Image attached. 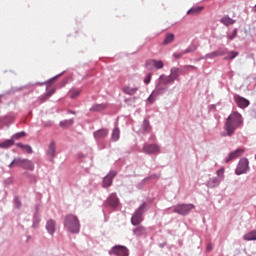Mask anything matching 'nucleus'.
I'll use <instances>...</instances> for the list:
<instances>
[{
    "mask_svg": "<svg viewBox=\"0 0 256 256\" xmlns=\"http://www.w3.org/2000/svg\"><path fill=\"white\" fill-rule=\"evenodd\" d=\"M133 235L138 239L141 237L147 238V228L145 226H137L133 229Z\"/></svg>",
    "mask_w": 256,
    "mask_h": 256,
    "instance_id": "12",
    "label": "nucleus"
},
{
    "mask_svg": "<svg viewBox=\"0 0 256 256\" xmlns=\"http://www.w3.org/2000/svg\"><path fill=\"white\" fill-rule=\"evenodd\" d=\"M73 125V120H66L60 122V127H71Z\"/></svg>",
    "mask_w": 256,
    "mask_h": 256,
    "instance_id": "36",
    "label": "nucleus"
},
{
    "mask_svg": "<svg viewBox=\"0 0 256 256\" xmlns=\"http://www.w3.org/2000/svg\"><path fill=\"white\" fill-rule=\"evenodd\" d=\"M23 161L24 159L22 158H15L10 164L9 168L13 169L14 167H23Z\"/></svg>",
    "mask_w": 256,
    "mask_h": 256,
    "instance_id": "20",
    "label": "nucleus"
},
{
    "mask_svg": "<svg viewBox=\"0 0 256 256\" xmlns=\"http://www.w3.org/2000/svg\"><path fill=\"white\" fill-rule=\"evenodd\" d=\"M169 77H172L173 81H175V79H177V77H179V69L172 68L171 69V74H170Z\"/></svg>",
    "mask_w": 256,
    "mask_h": 256,
    "instance_id": "32",
    "label": "nucleus"
},
{
    "mask_svg": "<svg viewBox=\"0 0 256 256\" xmlns=\"http://www.w3.org/2000/svg\"><path fill=\"white\" fill-rule=\"evenodd\" d=\"M226 54H227V49L226 48L218 49L214 52L206 54L205 59H215V57H221V56L226 55Z\"/></svg>",
    "mask_w": 256,
    "mask_h": 256,
    "instance_id": "14",
    "label": "nucleus"
},
{
    "mask_svg": "<svg viewBox=\"0 0 256 256\" xmlns=\"http://www.w3.org/2000/svg\"><path fill=\"white\" fill-rule=\"evenodd\" d=\"M195 51H197V46L192 45V46L188 47L186 50H184V53L187 55V53H193Z\"/></svg>",
    "mask_w": 256,
    "mask_h": 256,
    "instance_id": "37",
    "label": "nucleus"
},
{
    "mask_svg": "<svg viewBox=\"0 0 256 256\" xmlns=\"http://www.w3.org/2000/svg\"><path fill=\"white\" fill-rule=\"evenodd\" d=\"M46 229L50 235H53L55 233V222L54 220L50 219L47 221Z\"/></svg>",
    "mask_w": 256,
    "mask_h": 256,
    "instance_id": "21",
    "label": "nucleus"
},
{
    "mask_svg": "<svg viewBox=\"0 0 256 256\" xmlns=\"http://www.w3.org/2000/svg\"><path fill=\"white\" fill-rule=\"evenodd\" d=\"M245 241H256V230H253L252 232H249L244 235Z\"/></svg>",
    "mask_w": 256,
    "mask_h": 256,
    "instance_id": "25",
    "label": "nucleus"
},
{
    "mask_svg": "<svg viewBox=\"0 0 256 256\" xmlns=\"http://www.w3.org/2000/svg\"><path fill=\"white\" fill-rule=\"evenodd\" d=\"M234 101L236 105L240 107V109H246V107H249V105H251V102H249V100L241 97L240 95H234Z\"/></svg>",
    "mask_w": 256,
    "mask_h": 256,
    "instance_id": "9",
    "label": "nucleus"
},
{
    "mask_svg": "<svg viewBox=\"0 0 256 256\" xmlns=\"http://www.w3.org/2000/svg\"><path fill=\"white\" fill-rule=\"evenodd\" d=\"M16 146L19 147V149H23L24 151H26V153H29V155H31V153H33V148H31L30 145H25L23 143H17Z\"/></svg>",
    "mask_w": 256,
    "mask_h": 256,
    "instance_id": "24",
    "label": "nucleus"
},
{
    "mask_svg": "<svg viewBox=\"0 0 256 256\" xmlns=\"http://www.w3.org/2000/svg\"><path fill=\"white\" fill-rule=\"evenodd\" d=\"M123 93L126 95H135L137 91H139L138 87H131L130 85H126L122 88Z\"/></svg>",
    "mask_w": 256,
    "mask_h": 256,
    "instance_id": "17",
    "label": "nucleus"
},
{
    "mask_svg": "<svg viewBox=\"0 0 256 256\" xmlns=\"http://www.w3.org/2000/svg\"><path fill=\"white\" fill-rule=\"evenodd\" d=\"M184 55H186L184 52L174 53L173 57L176 58V59H181V57H183Z\"/></svg>",
    "mask_w": 256,
    "mask_h": 256,
    "instance_id": "42",
    "label": "nucleus"
},
{
    "mask_svg": "<svg viewBox=\"0 0 256 256\" xmlns=\"http://www.w3.org/2000/svg\"><path fill=\"white\" fill-rule=\"evenodd\" d=\"M64 226L70 233H79V230L81 229L79 219L77 216L71 214L65 217Z\"/></svg>",
    "mask_w": 256,
    "mask_h": 256,
    "instance_id": "2",
    "label": "nucleus"
},
{
    "mask_svg": "<svg viewBox=\"0 0 256 256\" xmlns=\"http://www.w3.org/2000/svg\"><path fill=\"white\" fill-rule=\"evenodd\" d=\"M81 95V90H71L70 91V98L71 99H77Z\"/></svg>",
    "mask_w": 256,
    "mask_h": 256,
    "instance_id": "34",
    "label": "nucleus"
},
{
    "mask_svg": "<svg viewBox=\"0 0 256 256\" xmlns=\"http://www.w3.org/2000/svg\"><path fill=\"white\" fill-rule=\"evenodd\" d=\"M104 109H107V105H105V104H96L90 109V111H104Z\"/></svg>",
    "mask_w": 256,
    "mask_h": 256,
    "instance_id": "29",
    "label": "nucleus"
},
{
    "mask_svg": "<svg viewBox=\"0 0 256 256\" xmlns=\"http://www.w3.org/2000/svg\"><path fill=\"white\" fill-rule=\"evenodd\" d=\"M220 183H221V179L220 178H211L208 181L209 187H217Z\"/></svg>",
    "mask_w": 256,
    "mask_h": 256,
    "instance_id": "28",
    "label": "nucleus"
},
{
    "mask_svg": "<svg viewBox=\"0 0 256 256\" xmlns=\"http://www.w3.org/2000/svg\"><path fill=\"white\" fill-rule=\"evenodd\" d=\"M107 135H109V130L105 128L94 132L95 139H103L104 137H107Z\"/></svg>",
    "mask_w": 256,
    "mask_h": 256,
    "instance_id": "18",
    "label": "nucleus"
},
{
    "mask_svg": "<svg viewBox=\"0 0 256 256\" xmlns=\"http://www.w3.org/2000/svg\"><path fill=\"white\" fill-rule=\"evenodd\" d=\"M173 82H174L173 77L161 75L159 77V82L156 86V89L160 90L161 93H163V91H165V89H167V85H169Z\"/></svg>",
    "mask_w": 256,
    "mask_h": 256,
    "instance_id": "5",
    "label": "nucleus"
},
{
    "mask_svg": "<svg viewBox=\"0 0 256 256\" xmlns=\"http://www.w3.org/2000/svg\"><path fill=\"white\" fill-rule=\"evenodd\" d=\"M117 176L116 171H110V173L103 180V187H111L113 179Z\"/></svg>",
    "mask_w": 256,
    "mask_h": 256,
    "instance_id": "13",
    "label": "nucleus"
},
{
    "mask_svg": "<svg viewBox=\"0 0 256 256\" xmlns=\"http://www.w3.org/2000/svg\"><path fill=\"white\" fill-rule=\"evenodd\" d=\"M22 169H27L28 171H33L35 169V164L31 160L24 159L22 162Z\"/></svg>",
    "mask_w": 256,
    "mask_h": 256,
    "instance_id": "19",
    "label": "nucleus"
},
{
    "mask_svg": "<svg viewBox=\"0 0 256 256\" xmlns=\"http://www.w3.org/2000/svg\"><path fill=\"white\" fill-rule=\"evenodd\" d=\"M55 81H57V76L51 78L50 80H48L45 84L48 85V89H49V85H51L52 83H54Z\"/></svg>",
    "mask_w": 256,
    "mask_h": 256,
    "instance_id": "43",
    "label": "nucleus"
},
{
    "mask_svg": "<svg viewBox=\"0 0 256 256\" xmlns=\"http://www.w3.org/2000/svg\"><path fill=\"white\" fill-rule=\"evenodd\" d=\"M147 210V203H142L138 209L132 215L131 223L134 226L141 225L143 223V213Z\"/></svg>",
    "mask_w": 256,
    "mask_h": 256,
    "instance_id": "3",
    "label": "nucleus"
},
{
    "mask_svg": "<svg viewBox=\"0 0 256 256\" xmlns=\"http://www.w3.org/2000/svg\"><path fill=\"white\" fill-rule=\"evenodd\" d=\"M107 203L108 205H110V207H113L114 209H116V207H119V198H117V194H111L107 199Z\"/></svg>",
    "mask_w": 256,
    "mask_h": 256,
    "instance_id": "15",
    "label": "nucleus"
},
{
    "mask_svg": "<svg viewBox=\"0 0 256 256\" xmlns=\"http://www.w3.org/2000/svg\"><path fill=\"white\" fill-rule=\"evenodd\" d=\"M53 124L49 122V124L46 125V127H51Z\"/></svg>",
    "mask_w": 256,
    "mask_h": 256,
    "instance_id": "46",
    "label": "nucleus"
},
{
    "mask_svg": "<svg viewBox=\"0 0 256 256\" xmlns=\"http://www.w3.org/2000/svg\"><path fill=\"white\" fill-rule=\"evenodd\" d=\"M217 176H218V179H220V181H223L224 177H225V168H221L219 170H217Z\"/></svg>",
    "mask_w": 256,
    "mask_h": 256,
    "instance_id": "35",
    "label": "nucleus"
},
{
    "mask_svg": "<svg viewBox=\"0 0 256 256\" xmlns=\"http://www.w3.org/2000/svg\"><path fill=\"white\" fill-rule=\"evenodd\" d=\"M153 77V74L149 73L145 79H144V83L145 85H149V83H151V78Z\"/></svg>",
    "mask_w": 256,
    "mask_h": 256,
    "instance_id": "41",
    "label": "nucleus"
},
{
    "mask_svg": "<svg viewBox=\"0 0 256 256\" xmlns=\"http://www.w3.org/2000/svg\"><path fill=\"white\" fill-rule=\"evenodd\" d=\"M27 134L25 132H19L13 135L14 139H21V137H26Z\"/></svg>",
    "mask_w": 256,
    "mask_h": 256,
    "instance_id": "39",
    "label": "nucleus"
},
{
    "mask_svg": "<svg viewBox=\"0 0 256 256\" xmlns=\"http://www.w3.org/2000/svg\"><path fill=\"white\" fill-rule=\"evenodd\" d=\"M48 155L49 157H55V142L52 141L48 148Z\"/></svg>",
    "mask_w": 256,
    "mask_h": 256,
    "instance_id": "30",
    "label": "nucleus"
},
{
    "mask_svg": "<svg viewBox=\"0 0 256 256\" xmlns=\"http://www.w3.org/2000/svg\"><path fill=\"white\" fill-rule=\"evenodd\" d=\"M120 131L119 128H115L112 132V140L118 141L119 140Z\"/></svg>",
    "mask_w": 256,
    "mask_h": 256,
    "instance_id": "33",
    "label": "nucleus"
},
{
    "mask_svg": "<svg viewBox=\"0 0 256 256\" xmlns=\"http://www.w3.org/2000/svg\"><path fill=\"white\" fill-rule=\"evenodd\" d=\"M203 11V6L193 7L187 11V15H199Z\"/></svg>",
    "mask_w": 256,
    "mask_h": 256,
    "instance_id": "23",
    "label": "nucleus"
},
{
    "mask_svg": "<svg viewBox=\"0 0 256 256\" xmlns=\"http://www.w3.org/2000/svg\"><path fill=\"white\" fill-rule=\"evenodd\" d=\"M161 149L157 144H146L143 147V153H147L148 155H154L155 153H159Z\"/></svg>",
    "mask_w": 256,
    "mask_h": 256,
    "instance_id": "8",
    "label": "nucleus"
},
{
    "mask_svg": "<svg viewBox=\"0 0 256 256\" xmlns=\"http://www.w3.org/2000/svg\"><path fill=\"white\" fill-rule=\"evenodd\" d=\"M173 41H175V34L168 33L163 41V45H170V43H173Z\"/></svg>",
    "mask_w": 256,
    "mask_h": 256,
    "instance_id": "26",
    "label": "nucleus"
},
{
    "mask_svg": "<svg viewBox=\"0 0 256 256\" xmlns=\"http://www.w3.org/2000/svg\"><path fill=\"white\" fill-rule=\"evenodd\" d=\"M160 90H158L157 88L151 93V95L148 97V101L149 103H155V97H157V95H161Z\"/></svg>",
    "mask_w": 256,
    "mask_h": 256,
    "instance_id": "27",
    "label": "nucleus"
},
{
    "mask_svg": "<svg viewBox=\"0 0 256 256\" xmlns=\"http://www.w3.org/2000/svg\"><path fill=\"white\" fill-rule=\"evenodd\" d=\"M165 64H163V61L161 60H155V59H152V60H148L146 62V67L149 68V69H163Z\"/></svg>",
    "mask_w": 256,
    "mask_h": 256,
    "instance_id": "11",
    "label": "nucleus"
},
{
    "mask_svg": "<svg viewBox=\"0 0 256 256\" xmlns=\"http://www.w3.org/2000/svg\"><path fill=\"white\" fill-rule=\"evenodd\" d=\"M194 208L195 205L193 204H178L174 207L173 213H178V215H188Z\"/></svg>",
    "mask_w": 256,
    "mask_h": 256,
    "instance_id": "4",
    "label": "nucleus"
},
{
    "mask_svg": "<svg viewBox=\"0 0 256 256\" xmlns=\"http://www.w3.org/2000/svg\"><path fill=\"white\" fill-rule=\"evenodd\" d=\"M220 23H222V25H225V27H229L231 25H235V23H237V20H235L229 16H223L220 19Z\"/></svg>",
    "mask_w": 256,
    "mask_h": 256,
    "instance_id": "16",
    "label": "nucleus"
},
{
    "mask_svg": "<svg viewBox=\"0 0 256 256\" xmlns=\"http://www.w3.org/2000/svg\"><path fill=\"white\" fill-rule=\"evenodd\" d=\"M237 37V28H235L233 30V33L231 35H228L227 38L229 39V41H233V39Z\"/></svg>",
    "mask_w": 256,
    "mask_h": 256,
    "instance_id": "40",
    "label": "nucleus"
},
{
    "mask_svg": "<svg viewBox=\"0 0 256 256\" xmlns=\"http://www.w3.org/2000/svg\"><path fill=\"white\" fill-rule=\"evenodd\" d=\"M249 171V160L247 158H242L236 168V175H243Z\"/></svg>",
    "mask_w": 256,
    "mask_h": 256,
    "instance_id": "6",
    "label": "nucleus"
},
{
    "mask_svg": "<svg viewBox=\"0 0 256 256\" xmlns=\"http://www.w3.org/2000/svg\"><path fill=\"white\" fill-rule=\"evenodd\" d=\"M239 55V52L231 51L225 59H235Z\"/></svg>",
    "mask_w": 256,
    "mask_h": 256,
    "instance_id": "38",
    "label": "nucleus"
},
{
    "mask_svg": "<svg viewBox=\"0 0 256 256\" xmlns=\"http://www.w3.org/2000/svg\"><path fill=\"white\" fill-rule=\"evenodd\" d=\"M110 255L129 256V250L125 246H114L110 251Z\"/></svg>",
    "mask_w": 256,
    "mask_h": 256,
    "instance_id": "7",
    "label": "nucleus"
},
{
    "mask_svg": "<svg viewBox=\"0 0 256 256\" xmlns=\"http://www.w3.org/2000/svg\"><path fill=\"white\" fill-rule=\"evenodd\" d=\"M142 129L143 133H149V131H151V125L149 124V120H144Z\"/></svg>",
    "mask_w": 256,
    "mask_h": 256,
    "instance_id": "31",
    "label": "nucleus"
},
{
    "mask_svg": "<svg viewBox=\"0 0 256 256\" xmlns=\"http://www.w3.org/2000/svg\"><path fill=\"white\" fill-rule=\"evenodd\" d=\"M213 250V245L212 244H208L207 245V251H212Z\"/></svg>",
    "mask_w": 256,
    "mask_h": 256,
    "instance_id": "45",
    "label": "nucleus"
},
{
    "mask_svg": "<svg viewBox=\"0 0 256 256\" xmlns=\"http://www.w3.org/2000/svg\"><path fill=\"white\" fill-rule=\"evenodd\" d=\"M53 93H55L54 88H52L51 90H48V92L46 94V99H49V97H51V95H53Z\"/></svg>",
    "mask_w": 256,
    "mask_h": 256,
    "instance_id": "44",
    "label": "nucleus"
},
{
    "mask_svg": "<svg viewBox=\"0 0 256 256\" xmlns=\"http://www.w3.org/2000/svg\"><path fill=\"white\" fill-rule=\"evenodd\" d=\"M243 153H245V149L243 148H238L235 151L230 152L226 159V163L233 161V159H238V157H242Z\"/></svg>",
    "mask_w": 256,
    "mask_h": 256,
    "instance_id": "10",
    "label": "nucleus"
},
{
    "mask_svg": "<svg viewBox=\"0 0 256 256\" xmlns=\"http://www.w3.org/2000/svg\"><path fill=\"white\" fill-rule=\"evenodd\" d=\"M13 145H15V141L13 139H9L0 143V149H9V147H13Z\"/></svg>",
    "mask_w": 256,
    "mask_h": 256,
    "instance_id": "22",
    "label": "nucleus"
},
{
    "mask_svg": "<svg viewBox=\"0 0 256 256\" xmlns=\"http://www.w3.org/2000/svg\"><path fill=\"white\" fill-rule=\"evenodd\" d=\"M241 125H243V117L238 112H233L228 116L224 125L226 135L231 137V135H233L238 127H241Z\"/></svg>",
    "mask_w": 256,
    "mask_h": 256,
    "instance_id": "1",
    "label": "nucleus"
}]
</instances>
